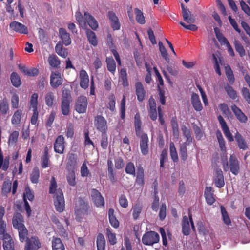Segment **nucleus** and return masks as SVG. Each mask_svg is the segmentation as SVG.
Wrapping results in <instances>:
<instances>
[{"mask_svg":"<svg viewBox=\"0 0 250 250\" xmlns=\"http://www.w3.org/2000/svg\"><path fill=\"white\" fill-rule=\"evenodd\" d=\"M204 196L208 204L211 205L215 201L212 193V188L211 187H206Z\"/></svg>","mask_w":250,"mask_h":250,"instance_id":"nucleus-27","label":"nucleus"},{"mask_svg":"<svg viewBox=\"0 0 250 250\" xmlns=\"http://www.w3.org/2000/svg\"><path fill=\"white\" fill-rule=\"evenodd\" d=\"M11 81L12 85L16 87H18L21 84V79L19 76L16 72L12 73L11 75Z\"/></svg>","mask_w":250,"mask_h":250,"instance_id":"nucleus-50","label":"nucleus"},{"mask_svg":"<svg viewBox=\"0 0 250 250\" xmlns=\"http://www.w3.org/2000/svg\"><path fill=\"white\" fill-rule=\"evenodd\" d=\"M11 185L12 183L10 181H4L1 188V194L2 196H7V194L11 191Z\"/></svg>","mask_w":250,"mask_h":250,"instance_id":"nucleus-41","label":"nucleus"},{"mask_svg":"<svg viewBox=\"0 0 250 250\" xmlns=\"http://www.w3.org/2000/svg\"><path fill=\"white\" fill-rule=\"evenodd\" d=\"M54 203L57 211L62 212L63 211L65 208L64 199L63 192L60 189H58L56 193Z\"/></svg>","mask_w":250,"mask_h":250,"instance_id":"nucleus-8","label":"nucleus"},{"mask_svg":"<svg viewBox=\"0 0 250 250\" xmlns=\"http://www.w3.org/2000/svg\"><path fill=\"white\" fill-rule=\"evenodd\" d=\"M222 167L225 171H227L230 169L231 173L237 175L240 171V163L234 154L230 156L229 162L228 161L227 157L225 159H222Z\"/></svg>","mask_w":250,"mask_h":250,"instance_id":"nucleus-3","label":"nucleus"},{"mask_svg":"<svg viewBox=\"0 0 250 250\" xmlns=\"http://www.w3.org/2000/svg\"><path fill=\"white\" fill-rule=\"evenodd\" d=\"M140 146L141 153L146 155L148 153V138L147 134L142 132L140 134Z\"/></svg>","mask_w":250,"mask_h":250,"instance_id":"nucleus-16","label":"nucleus"},{"mask_svg":"<svg viewBox=\"0 0 250 250\" xmlns=\"http://www.w3.org/2000/svg\"><path fill=\"white\" fill-rule=\"evenodd\" d=\"M183 20L187 23H193L195 21L194 17L191 12L188 10H187L182 12Z\"/></svg>","mask_w":250,"mask_h":250,"instance_id":"nucleus-44","label":"nucleus"},{"mask_svg":"<svg viewBox=\"0 0 250 250\" xmlns=\"http://www.w3.org/2000/svg\"><path fill=\"white\" fill-rule=\"evenodd\" d=\"M88 105L87 98L83 95H81L77 99L75 104V110L79 114L86 112Z\"/></svg>","mask_w":250,"mask_h":250,"instance_id":"nucleus-7","label":"nucleus"},{"mask_svg":"<svg viewBox=\"0 0 250 250\" xmlns=\"http://www.w3.org/2000/svg\"><path fill=\"white\" fill-rule=\"evenodd\" d=\"M56 52L61 57L65 58L67 56V49L63 47L62 42H59L55 46Z\"/></svg>","mask_w":250,"mask_h":250,"instance_id":"nucleus-36","label":"nucleus"},{"mask_svg":"<svg viewBox=\"0 0 250 250\" xmlns=\"http://www.w3.org/2000/svg\"><path fill=\"white\" fill-rule=\"evenodd\" d=\"M106 235L110 244L111 245H114L117 243V239L116 237V234L112 232L111 229L110 227L107 228L106 229Z\"/></svg>","mask_w":250,"mask_h":250,"instance_id":"nucleus-46","label":"nucleus"},{"mask_svg":"<svg viewBox=\"0 0 250 250\" xmlns=\"http://www.w3.org/2000/svg\"><path fill=\"white\" fill-rule=\"evenodd\" d=\"M181 130L186 141L180 145L179 153L181 160L186 161L188 157L187 146L192 142L193 138L190 129L185 125L182 126Z\"/></svg>","mask_w":250,"mask_h":250,"instance_id":"nucleus-2","label":"nucleus"},{"mask_svg":"<svg viewBox=\"0 0 250 250\" xmlns=\"http://www.w3.org/2000/svg\"><path fill=\"white\" fill-rule=\"evenodd\" d=\"M231 108L237 119L241 123H246L248 121L247 116L236 105L233 104Z\"/></svg>","mask_w":250,"mask_h":250,"instance_id":"nucleus-19","label":"nucleus"},{"mask_svg":"<svg viewBox=\"0 0 250 250\" xmlns=\"http://www.w3.org/2000/svg\"><path fill=\"white\" fill-rule=\"evenodd\" d=\"M96 245L98 250H104L105 240L104 236L102 233H99L97 236Z\"/></svg>","mask_w":250,"mask_h":250,"instance_id":"nucleus-37","label":"nucleus"},{"mask_svg":"<svg viewBox=\"0 0 250 250\" xmlns=\"http://www.w3.org/2000/svg\"><path fill=\"white\" fill-rule=\"evenodd\" d=\"M80 85L81 88L86 89L88 88L89 83V76L86 71L84 69H82L80 71Z\"/></svg>","mask_w":250,"mask_h":250,"instance_id":"nucleus-18","label":"nucleus"},{"mask_svg":"<svg viewBox=\"0 0 250 250\" xmlns=\"http://www.w3.org/2000/svg\"><path fill=\"white\" fill-rule=\"evenodd\" d=\"M136 183L141 187H143L144 185V170L143 167L141 166L137 167V173Z\"/></svg>","mask_w":250,"mask_h":250,"instance_id":"nucleus-24","label":"nucleus"},{"mask_svg":"<svg viewBox=\"0 0 250 250\" xmlns=\"http://www.w3.org/2000/svg\"><path fill=\"white\" fill-rule=\"evenodd\" d=\"M94 125L97 130L102 133L107 132L108 126L106 119L102 115H97L94 118Z\"/></svg>","mask_w":250,"mask_h":250,"instance_id":"nucleus-9","label":"nucleus"},{"mask_svg":"<svg viewBox=\"0 0 250 250\" xmlns=\"http://www.w3.org/2000/svg\"><path fill=\"white\" fill-rule=\"evenodd\" d=\"M188 220V218L187 216H183L182 222V232L185 235H189L190 231L189 221Z\"/></svg>","mask_w":250,"mask_h":250,"instance_id":"nucleus-31","label":"nucleus"},{"mask_svg":"<svg viewBox=\"0 0 250 250\" xmlns=\"http://www.w3.org/2000/svg\"><path fill=\"white\" fill-rule=\"evenodd\" d=\"M77 155L69 152L67 155V167L72 168L77 165Z\"/></svg>","mask_w":250,"mask_h":250,"instance_id":"nucleus-32","label":"nucleus"},{"mask_svg":"<svg viewBox=\"0 0 250 250\" xmlns=\"http://www.w3.org/2000/svg\"><path fill=\"white\" fill-rule=\"evenodd\" d=\"M218 120L221 125L222 129L224 132L225 136L226 137L227 139L229 142H232L234 141V138L232 134L230 132L229 128L228 127L226 122L225 120L223 119L222 116L220 115H218L217 117Z\"/></svg>","mask_w":250,"mask_h":250,"instance_id":"nucleus-14","label":"nucleus"},{"mask_svg":"<svg viewBox=\"0 0 250 250\" xmlns=\"http://www.w3.org/2000/svg\"><path fill=\"white\" fill-rule=\"evenodd\" d=\"M67 182L71 186H75L76 185V176L74 171H70L66 176Z\"/></svg>","mask_w":250,"mask_h":250,"instance_id":"nucleus-58","label":"nucleus"},{"mask_svg":"<svg viewBox=\"0 0 250 250\" xmlns=\"http://www.w3.org/2000/svg\"><path fill=\"white\" fill-rule=\"evenodd\" d=\"M225 70L228 81L230 84H233L235 81V78L230 66L229 65L226 66L225 67Z\"/></svg>","mask_w":250,"mask_h":250,"instance_id":"nucleus-49","label":"nucleus"},{"mask_svg":"<svg viewBox=\"0 0 250 250\" xmlns=\"http://www.w3.org/2000/svg\"><path fill=\"white\" fill-rule=\"evenodd\" d=\"M160 239L158 233L153 231L146 232L142 237V243L145 245L151 246L159 242Z\"/></svg>","mask_w":250,"mask_h":250,"instance_id":"nucleus-6","label":"nucleus"},{"mask_svg":"<svg viewBox=\"0 0 250 250\" xmlns=\"http://www.w3.org/2000/svg\"><path fill=\"white\" fill-rule=\"evenodd\" d=\"M135 92L137 100L139 102H142L145 99L146 91L142 83L140 82H137L135 83Z\"/></svg>","mask_w":250,"mask_h":250,"instance_id":"nucleus-21","label":"nucleus"},{"mask_svg":"<svg viewBox=\"0 0 250 250\" xmlns=\"http://www.w3.org/2000/svg\"><path fill=\"white\" fill-rule=\"evenodd\" d=\"M12 224L13 228L18 230L20 242H24L27 238L28 231L24 225L23 216L20 213H14L12 218Z\"/></svg>","mask_w":250,"mask_h":250,"instance_id":"nucleus-1","label":"nucleus"},{"mask_svg":"<svg viewBox=\"0 0 250 250\" xmlns=\"http://www.w3.org/2000/svg\"><path fill=\"white\" fill-rule=\"evenodd\" d=\"M74 134V129L73 124L69 123L67 124L65 130V135L67 138H72Z\"/></svg>","mask_w":250,"mask_h":250,"instance_id":"nucleus-61","label":"nucleus"},{"mask_svg":"<svg viewBox=\"0 0 250 250\" xmlns=\"http://www.w3.org/2000/svg\"><path fill=\"white\" fill-rule=\"evenodd\" d=\"M120 79L122 83V85L124 87L128 86V83L127 78L126 70L125 68H122L120 71Z\"/></svg>","mask_w":250,"mask_h":250,"instance_id":"nucleus-54","label":"nucleus"},{"mask_svg":"<svg viewBox=\"0 0 250 250\" xmlns=\"http://www.w3.org/2000/svg\"><path fill=\"white\" fill-rule=\"evenodd\" d=\"M234 45L236 51L239 54L240 57H243L246 55L245 50L239 41L235 40Z\"/></svg>","mask_w":250,"mask_h":250,"instance_id":"nucleus-51","label":"nucleus"},{"mask_svg":"<svg viewBox=\"0 0 250 250\" xmlns=\"http://www.w3.org/2000/svg\"><path fill=\"white\" fill-rule=\"evenodd\" d=\"M107 171L109 178L112 183H114L116 181V180L113 171V162L110 159H108L107 161Z\"/></svg>","mask_w":250,"mask_h":250,"instance_id":"nucleus-43","label":"nucleus"},{"mask_svg":"<svg viewBox=\"0 0 250 250\" xmlns=\"http://www.w3.org/2000/svg\"><path fill=\"white\" fill-rule=\"evenodd\" d=\"M60 36L62 40V43L65 45L68 46L71 43V40L69 34L67 32L65 29L61 28L59 30Z\"/></svg>","mask_w":250,"mask_h":250,"instance_id":"nucleus-23","label":"nucleus"},{"mask_svg":"<svg viewBox=\"0 0 250 250\" xmlns=\"http://www.w3.org/2000/svg\"><path fill=\"white\" fill-rule=\"evenodd\" d=\"M171 125L172 128V132L174 137L178 138L179 135V126L176 117H173L171 120Z\"/></svg>","mask_w":250,"mask_h":250,"instance_id":"nucleus-39","label":"nucleus"},{"mask_svg":"<svg viewBox=\"0 0 250 250\" xmlns=\"http://www.w3.org/2000/svg\"><path fill=\"white\" fill-rule=\"evenodd\" d=\"M63 83L61 74L58 72H52L50 75V85L53 88H57Z\"/></svg>","mask_w":250,"mask_h":250,"instance_id":"nucleus-13","label":"nucleus"},{"mask_svg":"<svg viewBox=\"0 0 250 250\" xmlns=\"http://www.w3.org/2000/svg\"><path fill=\"white\" fill-rule=\"evenodd\" d=\"M9 27L12 30L20 34H27V27L24 24L16 21H12L9 24Z\"/></svg>","mask_w":250,"mask_h":250,"instance_id":"nucleus-17","label":"nucleus"},{"mask_svg":"<svg viewBox=\"0 0 250 250\" xmlns=\"http://www.w3.org/2000/svg\"><path fill=\"white\" fill-rule=\"evenodd\" d=\"M94 205L97 208L104 207L105 201L101 193L96 189H92L91 193Z\"/></svg>","mask_w":250,"mask_h":250,"instance_id":"nucleus-10","label":"nucleus"},{"mask_svg":"<svg viewBox=\"0 0 250 250\" xmlns=\"http://www.w3.org/2000/svg\"><path fill=\"white\" fill-rule=\"evenodd\" d=\"M221 211L222 216L223 220L225 224L229 225L231 223L230 219L225 209L223 206L221 207Z\"/></svg>","mask_w":250,"mask_h":250,"instance_id":"nucleus-56","label":"nucleus"},{"mask_svg":"<svg viewBox=\"0 0 250 250\" xmlns=\"http://www.w3.org/2000/svg\"><path fill=\"white\" fill-rule=\"evenodd\" d=\"M191 104L193 108L196 111H201L203 109V106L201 104L199 95L196 93H193L191 98Z\"/></svg>","mask_w":250,"mask_h":250,"instance_id":"nucleus-22","label":"nucleus"},{"mask_svg":"<svg viewBox=\"0 0 250 250\" xmlns=\"http://www.w3.org/2000/svg\"><path fill=\"white\" fill-rule=\"evenodd\" d=\"M142 210V206L140 203L135 204L133 208L132 216L134 220H137Z\"/></svg>","mask_w":250,"mask_h":250,"instance_id":"nucleus-52","label":"nucleus"},{"mask_svg":"<svg viewBox=\"0 0 250 250\" xmlns=\"http://www.w3.org/2000/svg\"><path fill=\"white\" fill-rule=\"evenodd\" d=\"M75 17L77 21L82 27L86 26V20L84 16H83L80 12H77Z\"/></svg>","mask_w":250,"mask_h":250,"instance_id":"nucleus-60","label":"nucleus"},{"mask_svg":"<svg viewBox=\"0 0 250 250\" xmlns=\"http://www.w3.org/2000/svg\"><path fill=\"white\" fill-rule=\"evenodd\" d=\"M55 101L54 93L51 91L47 92L45 96V104L49 107H52Z\"/></svg>","mask_w":250,"mask_h":250,"instance_id":"nucleus-40","label":"nucleus"},{"mask_svg":"<svg viewBox=\"0 0 250 250\" xmlns=\"http://www.w3.org/2000/svg\"><path fill=\"white\" fill-rule=\"evenodd\" d=\"M107 70L112 74L116 71V63L112 58H107L106 59Z\"/></svg>","mask_w":250,"mask_h":250,"instance_id":"nucleus-48","label":"nucleus"},{"mask_svg":"<svg viewBox=\"0 0 250 250\" xmlns=\"http://www.w3.org/2000/svg\"><path fill=\"white\" fill-rule=\"evenodd\" d=\"M22 116V111L21 109L17 110L12 117L11 123L14 125L20 124Z\"/></svg>","mask_w":250,"mask_h":250,"instance_id":"nucleus-35","label":"nucleus"},{"mask_svg":"<svg viewBox=\"0 0 250 250\" xmlns=\"http://www.w3.org/2000/svg\"><path fill=\"white\" fill-rule=\"evenodd\" d=\"M241 93L244 99L250 105V92L249 89L247 87H243Z\"/></svg>","mask_w":250,"mask_h":250,"instance_id":"nucleus-64","label":"nucleus"},{"mask_svg":"<svg viewBox=\"0 0 250 250\" xmlns=\"http://www.w3.org/2000/svg\"><path fill=\"white\" fill-rule=\"evenodd\" d=\"M19 135V133L18 131H13L10 134L9 137V139H8L9 144H15L18 141Z\"/></svg>","mask_w":250,"mask_h":250,"instance_id":"nucleus-63","label":"nucleus"},{"mask_svg":"<svg viewBox=\"0 0 250 250\" xmlns=\"http://www.w3.org/2000/svg\"><path fill=\"white\" fill-rule=\"evenodd\" d=\"M49 65L54 68H59L61 63L60 60L56 55H51L48 59Z\"/></svg>","mask_w":250,"mask_h":250,"instance_id":"nucleus-38","label":"nucleus"},{"mask_svg":"<svg viewBox=\"0 0 250 250\" xmlns=\"http://www.w3.org/2000/svg\"><path fill=\"white\" fill-rule=\"evenodd\" d=\"M134 12L136 15V20L140 24H144L146 22L145 18L143 13L138 8L134 9Z\"/></svg>","mask_w":250,"mask_h":250,"instance_id":"nucleus-42","label":"nucleus"},{"mask_svg":"<svg viewBox=\"0 0 250 250\" xmlns=\"http://www.w3.org/2000/svg\"><path fill=\"white\" fill-rule=\"evenodd\" d=\"M52 250H64L65 247L60 238L53 237L52 239Z\"/></svg>","mask_w":250,"mask_h":250,"instance_id":"nucleus-28","label":"nucleus"},{"mask_svg":"<svg viewBox=\"0 0 250 250\" xmlns=\"http://www.w3.org/2000/svg\"><path fill=\"white\" fill-rule=\"evenodd\" d=\"M148 111L151 120L153 121H156L158 117L156 104L155 99L152 96H151L149 99Z\"/></svg>","mask_w":250,"mask_h":250,"instance_id":"nucleus-15","label":"nucleus"},{"mask_svg":"<svg viewBox=\"0 0 250 250\" xmlns=\"http://www.w3.org/2000/svg\"><path fill=\"white\" fill-rule=\"evenodd\" d=\"M38 95L36 93H33L31 97L30 100V108L33 109H38Z\"/></svg>","mask_w":250,"mask_h":250,"instance_id":"nucleus-59","label":"nucleus"},{"mask_svg":"<svg viewBox=\"0 0 250 250\" xmlns=\"http://www.w3.org/2000/svg\"><path fill=\"white\" fill-rule=\"evenodd\" d=\"M86 35L89 43L94 46L97 45V39L95 33L88 29L86 30Z\"/></svg>","mask_w":250,"mask_h":250,"instance_id":"nucleus-34","label":"nucleus"},{"mask_svg":"<svg viewBox=\"0 0 250 250\" xmlns=\"http://www.w3.org/2000/svg\"><path fill=\"white\" fill-rule=\"evenodd\" d=\"M72 100L71 93L69 90L64 89L62 91L61 103V111L64 116L70 113V104Z\"/></svg>","mask_w":250,"mask_h":250,"instance_id":"nucleus-4","label":"nucleus"},{"mask_svg":"<svg viewBox=\"0 0 250 250\" xmlns=\"http://www.w3.org/2000/svg\"><path fill=\"white\" fill-rule=\"evenodd\" d=\"M159 46V50L161 52V55L163 58L167 62H169V58L168 56L167 50L165 47L164 46L163 43L161 42H159L158 43Z\"/></svg>","mask_w":250,"mask_h":250,"instance_id":"nucleus-57","label":"nucleus"},{"mask_svg":"<svg viewBox=\"0 0 250 250\" xmlns=\"http://www.w3.org/2000/svg\"><path fill=\"white\" fill-rule=\"evenodd\" d=\"M125 171L126 174L135 176L136 172L134 164L131 162L127 163L125 166Z\"/></svg>","mask_w":250,"mask_h":250,"instance_id":"nucleus-53","label":"nucleus"},{"mask_svg":"<svg viewBox=\"0 0 250 250\" xmlns=\"http://www.w3.org/2000/svg\"><path fill=\"white\" fill-rule=\"evenodd\" d=\"M25 242H26L25 250H38L41 247V244L37 237H31L29 238L28 235Z\"/></svg>","mask_w":250,"mask_h":250,"instance_id":"nucleus-11","label":"nucleus"},{"mask_svg":"<svg viewBox=\"0 0 250 250\" xmlns=\"http://www.w3.org/2000/svg\"><path fill=\"white\" fill-rule=\"evenodd\" d=\"M2 239L3 241V247L4 250H14V243L10 235H7Z\"/></svg>","mask_w":250,"mask_h":250,"instance_id":"nucleus-30","label":"nucleus"},{"mask_svg":"<svg viewBox=\"0 0 250 250\" xmlns=\"http://www.w3.org/2000/svg\"><path fill=\"white\" fill-rule=\"evenodd\" d=\"M235 139L237 143L238 147L240 149L246 150L248 147L245 139L242 137V135L238 131L235 134Z\"/></svg>","mask_w":250,"mask_h":250,"instance_id":"nucleus-26","label":"nucleus"},{"mask_svg":"<svg viewBox=\"0 0 250 250\" xmlns=\"http://www.w3.org/2000/svg\"><path fill=\"white\" fill-rule=\"evenodd\" d=\"M214 182L215 185L218 188L223 187L225 185L223 172L220 168H216L215 170Z\"/></svg>","mask_w":250,"mask_h":250,"instance_id":"nucleus-20","label":"nucleus"},{"mask_svg":"<svg viewBox=\"0 0 250 250\" xmlns=\"http://www.w3.org/2000/svg\"><path fill=\"white\" fill-rule=\"evenodd\" d=\"M84 17L86 23H87L93 30H96L98 27V23L95 19L88 12H84Z\"/></svg>","mask_w":250,"mask_h":250,"instance_id":"nucleus-25","label":"nucleus"},{"mask_svg":"<svg viewBox=\"0 0 250 250\" xmlns=\"http://www.w3.org/2000/svg\"><path fill=\"white\" fill-rule=\"evenodd\" d=\"M108 218L109 222L112 227L117 228L119 226V222L114 215V209L110 208L108 210Z\"/></svg>","mask_w":250,"mask_h":250,"instance_id":"nucleus-33","label":"nucleus"},{"mask_svg":"<svg viewBox=\"0 0 250 250\" xmlns=\"http://www.w3.org/2000/svg\"><path fill=\"white\" fill-rule=\"evenodd\" d=\"M90 208L84 198L80 197L75 201V212L77 216L88 215Z\"/></svg>","mask_w":250,"mask_h":250,"instance_id":"nucleus-5","label":"nucleus"},{"mask_svg":"<svg viewBox=\"0 0 250 250\" xmlns=\"http://www.w3.org/2000/svg\"><path fill=\"white\" fill-rule=\"evenodd\" d=\"M134 126L135 128L136 134L137 136L140 135L142 132V122L140 114L137 113L134 116Z\"/></svg>","mask_w":250,"mask_h":250,"instance_id":"nucleus-29","label":"nucleus"},{"mask_svg":"<svg viewBox=\"0 0 250 250\" xmlns=\"http://www.w3.org/2000/svg\"><path fill=\"white\" fill-rule=\"evenodd\" d=\"M224 89L228 94V95L233 100L237 98V95L236 91L233 88V87L228 84L224 86Z\"/></svg>","mask_w":250,"mask_h":250,"instance_id":"nucleus-47","label":"nucleus"},{"mask_svg":"<svg viewBox=\"0 0 250 250\" xmlns=\"http://www.w3.org/2000/svg\"><path fill=\"white\" fill-rule=\"evenodd\" d=\"M57 182L55 179V178L53 176L52 177L51 180H50V187H49V193L50 194H53L56 193L57 190Z\"/></svg>","mask_w":250,"mask_h":250,"instance_id":"nucleus-62","label":"nucleus"},{"mask_svg":"<svg viewBox=\"0 0 250 250\" xmlns=\"http://www.w3.org/2000/svg\"><path fill=\"white\" fill-rule=\"evenodd\" d=\"M65 147L64 137L63 135H60L56 138L54 143V151L57 153L62 154L64 153Z\"/></svg>","mask_w":250,"mask_h":250,"instance_id":"nucleus-12","label":"nucleus"},{"mask_svg":"<svg viewBox=\"0 0 250 250\" xmlns=\"http://www.w3.org/2000/svg\"><path fill=\"white\" fill-rule=\"evenodd\" d=\"M40 170L38 167H35L30 174V180L32 183L37 184L39 182Z\"/></svg>","mask_w":250,"mask_h":250,"instance_id":"nucleus-45","label":"nucleus"},{"mask_svg":"<svg viewBox=\"0 0 250 250\" xmlns=\"http://www.w3.org/2000/svg\"><path fill=\"white\" fill-rule=\"evenodd\" d=\"M216 136L219 142V146L221 151L226 150L225 141L222 136L220 131L218 130L216 132Z\"/></svg>","mask_w":250,"mask_h":250,"instance_id":"nucleus-55","label":"nucleus"}]
</instances>
